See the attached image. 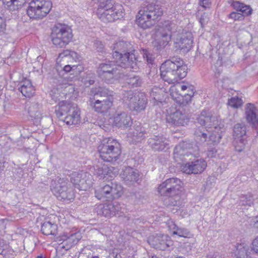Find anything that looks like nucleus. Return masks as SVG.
Returning a JSON list of instances; mask_svg holds the SVG:
<instances>
[{
	"label": "nucleus",
	"instance_id": "obj_45",
	"mask_svg": "<svg viewBox=\"0 0 258 258\" xmlns=\"http://www.w3.org/2000/svg\"><path fill=\"white\" fill-rule=\"evenodd\" d=\"M233 144L235 150L238 152H241L243 150L247 144L246 137L234 139Z\"/></svg>",
	"mask_w": 258,
	"mask_h": 258
},
{
	"label": "nucleus",
	"instance_id": "obj_47",
	"mask_svg": "<svg viewBox=\"0 0 258 258\" xmlns=\"http://www.w3.org/2000/svg\"><path fill=\"white\" fill-rule=\"evenodd\" d=\"M84 173L85 172L83 171H79L78 172H73L71 174V181L76 188L80 183L82 177H83L82 174H84Z\"/></svg>",
	"mask_w": 258,
	"mask_h": 258
},
{
	"label": "nucleus",
	"instance_id": "obj_6",
	"mask_svg": "<svg viewBox=\"0 0 258 258\" xmlns=\"http://www.w3.org/2000/svg\"><path fill=\"white\" fill-rule=\"evenodd\" d=\"M109 61L99 64L97 72L99 77L107 83H112L121 78L122 73L120 70L122 67L118 63Z\"/></svg>",
	"mask_w": 258,
	"mask_h": 258
},
{
	"label": "nucleus",
	"instance_id": "obj_25",
	"mask_svg": "<svg viewBox=\"0 0 258 258\" xmlns=\"http://www.w3.org/2000/svg\"><path fill=\"white\" fill-rule=\"evenodd\" d=\"M113 101L109 99L107 100H96V101H88L89 105L96 112L98 113H105L111 108Z\"/></svg>",
	"mask_w": 258,
	"mask_h": 258
},
{
	"label": "nucleus",
	"instance_id": "obj_46",
	"mask_svg": "<svg viewBox=\"0 0 258 258\" xmlns=\"http://www.w3.org/2000/svg\"><path fill=\"white\" fill-rule=\"evenodd\" d=\"M132 134L134 139L138 142L144 138L146 132L144 127L137 125Z\"/></svg>",
	"mask_w": 258,
	"mask_h": 258
},
{
	"label": "nucleus",
	"instance_id": "obj_41",
	"mask_svg": "<svg viewBox=\"0 0 258 258\" xmlns=\"http://www.w3.org/2000/svg\"><path fill=\"white\" fill-rule=\"evenodd\" d=\"M114 4L113 0H105L101 2L98 5L97 12H106L117 8L116 6H114Z\"/></svg>",
	"mask_w": 258,
	"mask_h": 258
},
{
	"label": "nucleus",
	"instance_id": "obj_52",
	"mask_svg": "<svg viewBox=\"0 0 258 258\" xmlns=\"http://www.w3.org/2000/svg\"><path fill=\"white\" fill-rule=\"evenodd\" d=\"M142 54L144 58L146 59L149 63H152L154 61V58L152 55L147 49L142 50Z\"/></svg>",
	"mask_w": 258,
	"mask_h": 258
},
{
	"label": "nucleus",
	"instance_id": "obj_14",
	"mask_svg": "<svg viewBox=\"0 0 258 258\" xmlns=\"http://www.w3.org/2000/svg\"><path fill=\"white\" fill-rule=\"evenodd\" d=\"M175 27V25L169 21H165L159 29L161 38L154 42V46L157 49L165 47L171 39L172 30Z\"/></svg>",
	"mask_w": 258,
	"mask_h": 258
},
{
	"label": "nucleus",
	"instance_id": "obj_63",
	"mask_svg": "<svg viewBox=\"0 0 258 258\" xmlns=\"http://www.w3.org/2000/svg\"><path fill=\"white\" fill-rule=\"evenodd\" d=\"M92 97H90L89 101H93V102L94 101H96V100H105L104 99L105 98H103V97H99L98 95H92Z\"/></svg>",
	"mask_w": 258,
	"mask_h": 258
},
{
	"label": "nucleus",
	"instance_id": "obj_32",
	"mask_svg": "<svg viewBox=\"0 0 258 258\" xmlns=\"http://www.w3.org/2000/svg\"><path fill=\"white\" fill-rule=\"evenodd\" d=\"M109 186L108 201L118 198L122 195L123 188L120 184L111 182Z\"/></svg>",
	"mask_w": 258,
	"mask_h": 258
},
{
	"label": "nucleus",
	"instance_id": "obj_21",
	"mask_svg": "<svg viewBox=\"0 0 258 258\" xmlns=\"http://www.w3.org/2000/svg\"><path fill=\"white\" fill-rule=\"evenodd\" d=\"M148 143L154 152L166 151L169 148L168 140L163 136H154L148 139Z\"/></svg>",
	"mask_w": 258,
	"mask_h": 258
},
{
	"label": "nucleus",
	"instance_id": "obj_2",
	"mask_svg": "<svg viewBox=\"0 0 258 258\" xmlns=\"http://www.w3.org/2000/svg\"><path fill=\"white\" fill-rule=\"evenodd\" d=\"M112 57L116 63L124 68H130L133 72L139 69L138 61L133 52L132 45L121 40L113 44Z\"/></svg>",
	"mask_w": 258,
	"mask_h": 258
},
{
	"label": "nucleus",
	"instance_id": "obj_44",
	"mask_svg": "<svg viewBox=\"0 0 258 258\" xmlns=\"http://www.w3.org/2000/svg\"><path fill=\"white\" fill-rule=\"evenodd\" d=\"M96 212L100 216L110 217V212L108 204H101L96 208Z\"/></svg>",
	"mask_w": 258,
	"mask_h": 258
},
{
	"label": "nucleus",
	"instance_id": "obj_38",
	"mask_svg": "<svg viewBox=\"0 0 258 258\" xmlns=\"http://www.w3.org/2000/svg\"><path fill=\"white\" fill-rule=\"evenodd\" d=\"M91 95H98L99 97L105 98V100L109 99L111 101H113V97L111 92L108 89L105 88L99 87L92 89L91 91Z\"/></svg>",
	"mask_w": 258,
	"mask_h": 258
},
{
	"label": "nucleus",
	"instance_id": "obj_26",
	"mask_svg": "<svg viewBox=\"0 0 258 258\" xmlns=\"http://www.w3.org/2000/svg\"><path fill=\"white\" fill-rule=\"evenodd\" d=\"M245 118L247 122L253 128L257 129L258 127V116L256 113V108L251 103H248L245 107Z\"/></svg>",
	"mask_w": 258,
	"mask_h": 258
},
{
	"label": "nucleus",
	"instance_id": "obj_33",
	"mask_svg": "<svg viewBox=\"0 0 258 258\" xmlns=\"http://www.w3.org/2000/svg\"><path fill=\"white\" fill-rule=\"evenodd\" d=\"M82 175L83 177L77 188L80 190H87L93 183L92 176L85 172Z\"/></svg>",
	"mask_w": 258,
	"mask_h": 258
},
{
	"label": "nucleus",
	"instance_id": "obj_28",
	"mask_svg": "<svg viewBox=\"0 0 258 258\" xmlns=\"http://www.w3.org/2000/svg\"><path fill=\"white\" fill-rule=\"evenodd\" d=\"M93 173L99 179H104L107 175L111 177L112 170L107 165L98 162L93 166Z\"/></svg>",
	"mask_w": 258,
	"mask_h": 258
},
{
	"label": "nucleus",
	"instance_id": "obj_49",
	"mask_svg": "<svg viewBox=\"0 0 258 258\" xmlns=\"http://www.w3.org/2000/svg\"><path fill=\"white\" fill-rule=\"evenodd\" d=\"M173 234L177 235L184 238L190 237V231L186 228L178 227L176 231L173 232Z\"/></svg>",
	"mask_w": 258,
	"mask_h": 258
},
{
	"label": "nucleus",
	"instance_id": "obj_50",
	"mask_svg": "<svg viewBox=\"0 0 258 258\" xmlns=\"http://www.w3.org/2000/svg\"><path fill=\"white\" fill-rule=\"evenodd\" d=\"M243 101L238 97H232L228 101V105L232 107L237 108L242 106Z\"/></svg>",
	"mask_w": 258,
	"mask_h": 258
},
{
	"label": "nucleus",
	"instance_id": "obj_8",
	"mask_svg": "<svg viewBox=\"0 0 258 258\" xmlns=\"http://www.w3.org/2000/svg\"><path fill=\"white\" fill-rule=\"evenodd\" d=\"M52 8L49 0H33L29 4L27 14L30 19H42L46 17Z\"/></svg>",
	"mask_w": 258,
	"mask_h": 258
},
{
	"label": "nucleus",
	"instance_id": "obj_1",
	"mask_svg": "<svg viewBox=\"0 0 258 258\" xmlns=\"http://www.w3.org/2000/svg\"><path fill=\"white\" fill-rule=\"evenodd\" d=\"M160 70L165 82L174 84L186 76L187 67L180 58L172 57L161 64Z\"/></svg>",
	"mask_w": 258,
	"mask_h": 258
},
{
	"label": "nucleus",
	"instance_id": "obj_20",
	"mask_svg": "<svg viewBox=\"0 0 258 258\" xmlns=\"http://www.w3.org/2000/svg\"><path fill=\"white\" fill-rule=\"evenodd\" d=\"M207 163L203 159L187 161L181 166L182 171L186 174H198L202 173L206 168Z\"/></svg>",
	"mask_w": 258,
	"mask_h": 258
},
{
	"label": "nucleus",
	"instance_id": "obj_61",
	"mask_svg": "<svg viewBox=\"0 0 258 258\" xmlns=\"http://www.w3.org/2000/svg\"><path fill=\"white\" fill-rule=\"evenodd\" d=\"M208 21V18L205 15H202L201 17L200 18L199 22L201 24V26L202 27H204V26L207 23Z\"/></svg>",
	"mask_w": 258,
	"mask_h": 258
},
{
	"label": "nucleus",
	"instance_id": "obj_59",
	"mask_svg": "<svg viewBox=\"0 0 258 258\" xmlns=\"http://www.w3.org/2000/svg\"><path fill=\"white\" fill-rule=\"evenodd\" d=\"M217 150L215 148H211L208 150L207 156L209 158L216 157L217 155Z\"/></svg>",
	"mask_w": 258,
	"mask_h": 258
},
{
	"label": "nucleus",
	"instance_id": "obj_23",
	"mask_svg": "<svg viewBox=\"0 0 258 258\" xmlns=\"http://www.w3.org/2000/svg\"><path fill=\"white\" fill-rule=\"evenodd\" d=\"M110 120L112 121L113 125L119 127L126 128L132 124L131 116L125 112L116 113Z\"/></svg>",
	"mask_w": 258,
	"mask_h": 258
},
{
	"label": "nucleus",
	"instance_id": "obj_19",
	"mask_svg": "<svg viewBox=\"0 0 258 258\" xmlns=\"http://www.w3.org/2000/svg\"><path fill=\"white\" fill-rule=\"evenodd\" d=\"M166 121L175 126H184L189 121L187 114L183 109H178L166 115Z\"/></svg>",
	"mask_w": 258,
	"mask_h": 258
},
{
	"label": "nucleus",
	"instance_id": "obj_51",
	"mask_svg": "<svg viewBox=\"0 0 258 258\" xmlns=\"http://www.w3.org/2000/svg\"><path fill=\"white\" fill-rule=\"evenodd\" d=\"M240 200L242 205L250 206L253 204V199L250 195L243 196Z\"/></svg>",
	"mask_w": 258,
	"mask_h": 258
},
{
	"label": "nucleus",
	"instance_id": "obj_35",
	"mask_svg": "<svg viewBox=\"0 0 258 258\" xmlns=\"http://www.w3.org/2000/svg\"><path fill=\"white\" fill-rule=\"evenodd\" d=\"M57 226L56 224L50 222H44L41 225L42 233L46 235H55L57 231Z\"/></svg>",
	"mask_w": 258,
	"mask_h": 258
},
{
	"label": "nucleus",
	"instance_id": "obj_56",
	"mask_svg": "<svg viewBox=\"0 0 258 258\" xmlns=\"http://www.w3.org/2000/svg\"><path fill=\"white\" fill-rule=\"evenodd\" d=\"M6 30V24L5 19L0 17V35H2L5 33Z\"/></svg>",
	"mask_w": 258,
	"mask_h": 258
},
{
	"label": "nucleus",
	"instance_id": "obj_9",
	"mask_svg": "<svg viewBox=\"0 0 258 258\" xmlns=\"http://www.w3.org/2000/svg\"><path fill=\"white\" fill-rule=\"evenodd\" d=\"M51 36L54 45L58 47H63L72 40V31L68 25L57 24L53 28Z\"/></svg>",
	"mask_w": 258,
	"mask_h": 258
},
{
	"label": "nucleus",
	"instance_id": "obj_24",
	"mask_svg": "<svg viewBox=\"0 0 258 258\" xmlns=\"http://www.w3.org/2000/svg\"><path fill=\"white\" fill-rule=\"evenodd\" d=\"M77 106L76 104L71 103L69 101L62 100L59 101L58 105L55 106V113L59 119H62L63 117L74 109L75 107Z\"/></svg>",
	"mask_w": 258,
	"mask_h": 258
},
{
	"label": "nucleus",
	"instance_id": "obj_39",
	"mask_svg": "<svg viewBox=\"0 0 258 258\" xmlns=\"http://www.w3.org/2000/svg\"><path fill=\"white\" fill-rule=\"evenodd\" d=\"M109 190V184H106L103 187H98L95 190V197L98 200H102L106 198L107 200H108Z\"/></svg>",
	"mask_w": 258,
	"mask_h": 258
},
{
	"label": "nucleus",
	"instance_id": "obj_17",
	"mask_svg": "<svg viewBox=\"0 0 258 258\" xmlns=\"http://www.w3.org/2000/svg\"><path fill=\"white\" fill-rule=\"evenodd\" d=\"M148 242L153 247L161 250H165L173 245V242L169 236L161 234L150 236Z\"/></svg>",
	"mask_w": 258,
	"mask_h": 258
},
{
	"label": "nucleus",
	"instance_id": "obj_53",
	"mask_svg": "<svg viewBox=\"0 0 258 258\" xmlns=\"http://www.w3.org/2000/svg\"><path fill=\"white\" fill-rule=\"evenodd\" d=\"M94 47L98 52H103L104 49V45L101 41L95 40L94 42Z\"/></svg>",
	"mask_w": 258,
	"mask_h": 258
},
{
	"label": "nucleus",
	"instance_id": "obj_10",
	"mask_svg": "<svg viewBox=\"0 0 258 258\" xmlns=\"http://www.w3.org/2000/svg\"><path fill=\"white\" fill-rule=\"evenodd\" d=\"M198 147L186 142L179 143L174 148L173 158L177 161H187L199 154Z\"/></svg>",
	"mask_w": 258,
	"mask_h": 258
},
{
	"label": "nucleus",
	"instance_id": "obj_54",
	"mask_svg": "<svg viewBox=\"0 0 258 258\" xmlns=\"http://www.w3.org/2000/svg\"><path fill=\"white\" fill-rule=\"evenodd\" d=\"M243 15L241 13L237 12H232L229 15V18L234 20H241L243 19Z\"/></svg>",
	"mask_w": 258,
	"mask_h": 258
},
{
	"label": "nucleus",
	"instance_id": "obj_60",
	"mask_svg": "<svg viewBox=\"0 0 258 258\" xmlns=\"http://www.w3.org/2000/svg\"><path fill=\"white\" fill-rule=\"evenodd\" d=\"M4 3L8 7H11L12 5L19 6L18 2L17 0H3Z\"/></svg>",
	"mask_w": 258,
	"mask_h": 258
},
{
	"label": "nucleus",
	"instance_id": "obj_64",
	"mask_svg": "<svg viewBox=\"0 0 258 258\" xmlns=\"http://www.w3.org/2000/svg\"><path fill=\"white\" fill-rule=\"evenodd\" d=\"M207 258H224L222 255L218 252H215L212 254H209L207 255Z\"/></svg>",
	"mask_w": 258,
	"mask_h": 258
},
{
	"label": "nucleus",
	"instance_id": "obj_3",
	"mask_svg": "<svg viewBox=\"0 0 258 258\" xmlns=\"http://www.w3.org/2000/svg\"><path fill=\"white\" fill-rule=\"evenodd\" d=\"M181 181L176 177L170 178L160 184L158 192L163 196L168 197V205L180 206L182 204L181 199Z\"/></svg>",
	"mask_w": 258,
	"mask_h": 258
},
{
	"label": "nucleus",
	"instance_id": "obj_36",
	"mask_svg": "<svg viewBox=\"0 0 258 258\" xmlns=\"http://www.w3.org/2000/svg\"><path fill=\"white\" fill-rule=\"evenodd\" d=\"M246 125L244 123H237L233 127L234 139L246 137Z\"/></svg>",
	"mask_w": 258,
	"mask_h": 258
},
{
	"label": "nucleus",
	"instance_id": "obj_40",
	"mask_svg": "<svg viewBox=\"0 0 258 258\" xmlns=\"http://www.w3.org/2000/svg\"><path fill=\"white\" fill-rule=\"evenodd\" d=\"M150 97L155 101L161 102L164 98L163 89L154 87L150 91Z\"/></svg>",
	"mask_w": 258,
	"mask_h": 258
},
{
	"label": "nucleus",
	"instance_id": "obj_16",
	"mask_svg": "<svg viewBox=\"0 0 258 258\" xmlns=\"http://www.w3.org/2000/svg\"><path fill=\"white\" fill-rule=\"evenodd\" d=\"M197 120L201 125L208 128L219 125L218 117L209 109H203L198 115Z\"/></svg>",
	"mask_w": 258,
	"mask_h": 258
},
{
	"label": "nucleus",
	"instance_id": "obj_42",
	"mask_svg": "<svg viewBox=\"0 0 258 258\" xmlns=\"http://www.w3.org/2000/svg\"><path fill=\"white\" fill-rule=\"evenodd\" d=\"M125 81L129 85L135 87L140 86L142 83L141 77L134 73L127 76Z\"/></svg>",
	"mask_w": 258,
	"mask_h": 258
},
{
	"label": "nucleus",
	"instance_id": "obj_62",
	"mask_svg": "<svg viewBox=\"0 0 258 258\" xmlns=\"http://www.w3.org/2000/svg\"><path fill=\"white\" fill-rule=\"evenodd\" d=\"M77 66L76 65H66L64 67H63V71L65 72H70L72 70H75L76 69Z\"/></svg>",
	"mask_w": 258,
	"mask_h": 258
},
{
	"label": "nucleus",
	"instance_id": "obj_7",
	"mask_svg": "<svg viewBox=\"0 0 258 258\" xmlns=\"http://www.w3.org/2000/svg\"><path fill=\"white\" fill-rule=\"evenodd\" d=\"M193 87L189 85L178 84L170 88V95L182 107L186 106L191 101L194 95Z\"/></svg>",
	"mask_w": 258,
	"mask_h": 258
},
{
	"label": "nucleus",
	"instance_id": "obj_12",
	"mask_svg": "<svg viewBox=\"0 0 258 258\" xmlns=\"http://www.w3.org/2000/svg\"><path fill=\"white\" fill-rule=\"evenodd\" d=\"M123 98L130 110L139 112L144 110L146 107L147 98L144 93H133L131 91H128L124 94Z\"/></svg>",
	"mask_w": 258,
	"mask_h": 258
},
{
	"label": "nucleus",
	"instance_id": "obj_37",
	"mask_svg": "<svg viewBox=\"0 0 258 258\" xmlns=\"http://www.w3.org/2000/svg\"><path fill=\"white\" fill-rule=\"evenodd\" d=\"M232 6L237 11L240 12L243 16L244 15L247 16L251 13L252 9L249 6L246 5L238 1L233 2Z\"/></svg>",
	"mask_w": 258,
	"mask_h": 258
},
{
	"label": "nucleus",
	"instance_id": "obj_57",
	"mask_svg": "<svg viewBox=\"0 0 258 258\" xmlns=\"http://www.w3.org/2000/svg\"><path fill=\"white\" fill-rule=\"evenodd\" d=\"M199 4L205 9L210 8L211 5L210 0H200Z\"/></svg>",
	"mask_w": 258,
	"mask_h": 258
},
{
	"label": "nucleus",
	"instance_id": "obj_18",
	"mask_svg": "<svg viewBox=\"0 0 258 258\" xmlns=\"http://www.w3.org/2000/svg\"><path fill=\"white\" fill-rule=\"evenodd\" d=\"M63 241L56 249L57 254H63L76 244L81 239V235L78 233L65 234L62 236Z\"/></svg>",
	"mask_w": 258,
	"mask_h": 258
},
{
	"label": "nucleus",
	"instance_id": "obj_48",
	"mask_svg": "<svg viewBox=\"0 0 258 258\" xmlns=\"http://www.w3.org/2000/svg\"><path fill=\"white\" fill-rule=\"evenodd\" d=\"M59 58H63L64 57L71 58L72 57L73 59L75 60L76 62L79 59L78 54L73 51H69V50H65L63 52L59 53Z\"/></svg>",
	"mask_w": 258,
	"mask_h": 258
},
{
	"label": "nucleus",
	"instance_id": "obj_27",
	"mask_svg": "<svg viewBox=\"0 0 258 258\" xmlns=\"http://www.w3.org/2000/svg\"><path fill=\"white\" fill-rule=\"evenodd\" d=\"M121 178L127 184H132L138 180L139 174L131 167H125L120 174Z\"/></svg>",
	"mask_w": 258,
	"mask_h": 258
},
{
	"label": "nucleus",
	"instance_id": "obj_30",
	"mask_svg": "<svg viewBox=\"0 0 258 258\" xmlns=\"http://www.w3.org/2000/svg\"><path fill=\"white\" fill-rule=\"evenodd\" d=\"M251 251L249 247L243 244H239L234 250V258H252Z\"/></svg>",
	"mask_w": 258,
	"mask_h": 258
},
{
	"label": "nucleus",
	"instance_id": "obj_22",
	"mask_svg": "<svg viewBox=\"0 0 258 258\" xmlns=\"http://www.w3.org/2000/svg\"><path fill=\"white\" fill-rule=\"evenodd\" d=\"M117 8L106 12H97V16L102 21L105 23L114 22L123 17L121 7L118 6Z\"/></svg>",
	"mask_w": 258,
	"mask_h": 258
},
{
	"label": "nucleus",
	"instance_id": "obj_29",
	"mask_svg": "<svg viewBox=\"0 0 258 258\" xmlns=\"http://www.w3.org/2000/svg\"><path fill=\"white\" fill-rule=\"evenodd\" d=\"M80 110L77 106L60 120H62L68 125H73L80 123Z\"/></svg>",
	"mask_w": 258,
	"mask_h": 258
},
{
	"label": "nucleus",
	"instance_id": "obj_11",
	"mask_svg": "<svg viewBox=\"0 0 258 258\" xmlns=\"http://www.w3.org/2000/svg\"><path fill=\"white\" fill-rule=\"evenodd\" d=\"M51 190L59 200L70 201L75 198V193L71 186H68V182L63 178H57L52 181Z\"/></svg>",
	"mask_w": 258,
	"mask_h": 258
},
{
	"label": "nucleus",
	"instance_id": "obj_5",
	"mask_svg": "<svg viewBox=\"0 0 258 258\" xmlns=\"http://www.w3.org/2000/svg\"><path fill=\"white\" fill-rule=\"evenodd\" d=\"M98 150L100 157L108 162L117 161L121 153L120 144L111 138L103 140L98 147Z\"/></svg>",
	"mask_w": 258,
	"mask_h": 258
},
{
	"label": "nucleus",
	"instance_id": "obj_58",
	"mask_svg": "<svg viewBox=\"0 0 258 258\" xmlns=\"http://www.w3.org/2000/svg\"><path fill=\"white\" fill-rule=\"evenodd\" d=\"M168 227L170 230L173 232L176 231L178 226L175 224V223L172 220H169L167 222Z\"/></svg>",
	"mask_w": 258,
	"mask_h": 258
},
{
	"label": "nucleus",
	"instance_id": "obj_15",
	"mask_svg": "<svg viewBox=\"0 0 258 258\" xmlns=\"http://www.w3.org/2000/svg\"><path fill=\"white\" fill-rule=\"evenodd\" d=\"M192 34L190 32L182 30L181 33L177 34L175 39V48L184 52H188L192 46Z\"/></svg>",
	"mask_w": 258,
	"mask_h": 258
},
{
	"label": "nucleus",
	"instance_id": "obj_13",
	"mask_svg": "<svg viewBox=\"0 0 258 258\" xmlns=\"http://www.w3.org/2000/svg\"><path fill=\"white\" fill-rule=\"evenodd\" d=\"M210 128L211 129L210 131L205 130L203 127L202 129H197L195 133L196 140H199L201 143L205 142L207 140L208 134L206 132H208L209 134V139L210 141L214 144L219 143L222 137V127L219 124Z\"/></svg>",
	"mask_w": 258,
	"mask_h": 258
},
{
	"label": "nucleus",
	"instance_id": "obj_34",
	"mask_svg": "<svg viewBox=\"0 0 258 258\" xmlns=\"http://www.w3.org/2000/svg\"><path fill=\"white\" fill-rule=\"evenodd\" d=\"M41 106L37 103H32L30 106L28 112L30 116L34 119H40L42 118Z\"/></svg>",
	"mask_w": 258,
	"mask_h": 258
},
{
	"label": "nucleus",
	"instance_id": "obj_55",
	"mask_svg": "<svg viewBox=\"0 0 258 258\" xmlns=\"http://www.w3.org/2000/svg\"><path fill=\"white\" fill-rule=\"evenodd\" d=\"M251 244V251L258 254V236L253 240Z\"/></svg>",
	"mask_w": 258,
	"mask_h": 258
},
{
	"label": "nucleus",
	"instance_id": "obj_4",
	"mask_svg": "<svg viewBox=\"0 0 258 258\" xmlns=\"http://www.w3.org/2000/svg\"><path fill=\"white\" fill-rule=\"evenodd\" d=\"M163 14L161 6L150 4L141 8L137 16L136 22L139 26L146 29L153 26L155 21Z\"/></svg>",
	"mask_w": 258,
	"mask_h": 258
},
{
	"label": "nucleus",
	"instance_id": "obj_31",
	"mask_svg": "<svg viewBox=\"0 0 258 258\" xmlns=\"http://www.w3.org/2000/svg\"><path fill=\"white\" fill-rule=\"evenodd\" d=\"M19 90L23 96L30 98L35 93V90L30 80H26L20 83Z\"/></svg>",
	"mask_w": 258,
	"mask_h": 258
},
{
	"label": "nucleus",
	"instance_id": "obj_43",
	"mask_svg": "<svg viewBox=\"0 0 258 258\" xmlns=\"http://www.w3.org/2000/svg\"><path fill=\"white\" fill-rule=\"evenodd\" d=\"M109 211L110 212V217L115 216L120 213H123L122 211V207L121 205L116 202L108 203Z\"/></svg>",
	"mask_w": 258,
	"mask_h": 258
}]
</instances>
